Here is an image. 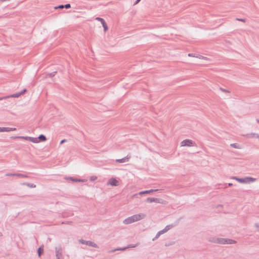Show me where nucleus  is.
Returning a JSON list of instances; mask_svg holds the SVG:
<instances>
[{
	"label": "nucleus",
	"instance_id": "nucleus-28",
	"mask_svg": "<svg viewBox=\"0 0 259 259\" xmlns=\"http://www.w3.org/2000/svg\"><path fill=\"white\" fill-rule=\"evenodd\" d=\"M102 26H103V27L104 28V31H106L108 30V26H107L106 23H103V25Z\"/></svg>",
	"mask_w": 259,
	"mask_h": 259
},
{
	"label": "nucleus",
	"instance_id": "nucleus-23",
	"mask_svg": "<svg viewBox=\"0 0 259 259\" xmlns=\"http://www.w3.org/2000/svg\"><path fill=\"white\" fill-rule=\"evenodd\" d=\"M96 20L101 22V24H102V25H103V23H106V22L105 21V20L102 18L97 17V18H96Z\"/></svg>",
	"mask_w": 259,
	"mask_h": 259
},
{
	"label": "nucleus",
	"instance_id": "nucleus-8",
	"mask_svg": "<svg viewBox=\"0 0 259 259\" xmlns=\"http://www.w3.org/2000/svg\"><path fill=\"white\" fill-rule=\"evenodd\" d=\"M107 184L112 186H116L118 184V182L115 178H111L109 180Z\"/></svg>",
	"mask_w": 259,
	"mask_h": 259
},
{
	"label": "nucleus",
	"instance_id": "nucleus-24",
	"mask_svg": "<svg viewBox=\"0 0 259 259\" xmlns=\"http://www.w3.org/2000/svg\"><path fill=\"white\" fill-rule=\"evenodd\" d=\"M230 146L233 147V148H236V149H239L240 148L239 145L238 144H236V143L231 144L230 145Z\"/></svg>",
	"mask_w": 259,
	"mask_h": 259
},
{
	"label": "nucleus",
	"instance_id": "nucleus-32",
	"mask_svg": "<svg viewBox=\"0 0 259 259\" xmlns=\"http://www.w3.org/2000/svg\"><path fill=\"white\" fill-rule=\"evenodd\" d=\"M16 175H17V173H7L6 174V176H16Z\"/></svg>",
	"mask_w": 259,
	"mask_h": 259
},
{
	"label": "nucleus",
	"instance_id": "nucleus-41",
	"mask_svg": "<svg viewBox=\"0 0 259 259\" xmlns=\"http://www.w3.org/2000/svg\"><path fill=\"white\" fill-rule=\"evenodd\" d=\"M254 226H255L256 228H259V223H256V224H255Z\"/></svg>",
	"mask_w": 259,
	"mask_h": 259
},
{
	"label": "nucleus",
	"instance_id": "nucleus-38",
	"mask_svg": "<svg viewBox=\"0 0 259 259\" xmlns=\"http://www.w3.org/2000/svg\"><path fill=\"white\" fill-rule=\"evenodd\" d=\"M71 223H72V222L66 221V222H62V224H70Z\"/></svg>",
	"mask_w": 259,
	"mask_h": 259
},
{
	"label": "nucleus",
	"instance_id": "nucleus-19",
	"mask_svg": "<svg viewBox=\"0 0 259 259\" xmlns=\"http://www.w3.org/2000/svg\"><path fill=\"white\" fill-rule=\"evenodd\" d=\"M29 141L34 143H38V140H37V138H33V137H29Z\"/></svg>",
	"mask_w": 259,
	"mask_h": 259
},
{
	"label": "nucleus",
	"instance_id": "nucleus-5",
	"mask_svg": "<svg viewBox=\"0 0 259 259\" xmlns=\"http://www.w3.org/2000/svg\"><path fill=\"white\" fill-rule=\"evenodd\" d=\"M55 253L57 259H63L62 247L61 246L55 247Z\"/></svg>",
	"mask_w": 259,
	"mask_h": 259
},
{
	"label": "nucleus",
	"instance_id": "nucleus-3",
	"mask_svg": "<svg viewBox=\"0 0 259 259\" xmlns=\"http://www.w3.org/2000/svg\"><path fill=\"white\" fill-rule=\"evenodd\" d=\"M181 146L191 147V146H196V144L194 142H193L191 140L186 139V140H183L182 142H181Z\"/></svg>",
	"mask_w": 259,
	"mask_h": 259
},
{
	"label": "nucleus",
	"instance_id": "nucleus-35",
	"mask_svg": "<svg viewBox=\"0 0 259 259\" xmlns=\"http://www.w3.org/2000/svg\"><path fill=\"white\" fill-rule=\"evenodd\" d=\"M236 20L237 21H241V22H245L246 21L245 19H242V18H236Z\"/></svg>",
	"mask_w": 259,
	"mask_h": 259
},
{
	"label": "nucleus",
	"instance_id": "nucleus-34",
	"mask_svg": "<svg viewBox=\"0 0 259 259\" xmlns=\"http://www.w3.org/2000/svg\"><path fill=\"white\" fill-rule=\"evenodd\" d=\"M64 7L66 9H69V8H70L71 7V5H70V4H67L66 5H64Z\"/></svg>",
	"mask_w": 259,
	"mask_h": 259
},
{
	"label": "nucleus",
	"instance_id": "nucleus-22",
	"mask_svg": "<svg viewBox=\"0 0 259 259\" xmlns=\"http://www.w3.org/2000/svg\"><path fill=\"white\" fill-rule=\"evenodd\" d=\"M44 252V249L40 247H39L38 249H37V253H38V256H40Z\"/></svg>",
	"mask_w": 259,
	"mask_h": 259
},
{
	"label": "nucleus",
	"instance_id": "nucleus-11",
	"mask_svg": "<svg viewBox=\"0 0 259 259\" xmlns=\"http://www.w3.org/2000/svg\"><path fill=\"white\" fill-rule=\"evenodd\" d=\"M138 243L136 244H129L127 247H124V248H119L115 249V250H124L126 248L136 247V246H138Z\"/></svg>",
	"mask_w": 259,
	"mask_h": 259
},
{
	"label": "nucleus",
	"instance_id": "nucleus-42",
	"mask_svg": "<svg viewBox=\"0 0 259 259\" xmlns=\"http://www.w3.org/2000/svg\"><path fill=\"white\" fill-rule=\"evenodd\" d=\"M141 0H137L135 3L134 5L138 4Z\"/></svg>",
	"mask_w": 259,
	"mask_h": 259
},
{
	"label": "nucleus",
	"instance_id": "nucleus-9",
	"mask_svg": "<svg viewBox=\"0 0 259 259\" xmlns=\"http://www.w3.org/2000/svg\"><path fill=\"white\" fill-rule=\"evenodd\" d=\"M223 242V244H236L237 241L231 239L224 238Z\"/></svg>",
	"mask_w": 259,
	"mask_h": 259
},
{
	"label": "nucleus",
	"instance_id": "nucleus-13",
	"mask_svg": "<svg viewBox=\"0 0 259 259\" xmlns=\"http://www.w3.org/2000/svg\"><path fill=\"white\" fill-rule=\"evenodd\" d=\"M158 191V189H155V190L151 189V190H146V191L140 192L139 194L140 195H143V194H149V193H152L153 192H156V191Z\"/></svg>",
	"mask_w": 259,
	"mask_h": 259
},
{
	"label": "nucleus",
	"instance_id": "nucleus-4",
	"mask_svg": "<svg viewBox=\"0 0 259 259\" xmlns=\"http://www.w3.org/2000/svg\"><path fill=\"white\" fill-rule=\"evenodd\" d=\"M79 241L80 243H81L82 244H85L87 245L92 246L93 247H95V248L99 247L97 244H96L95 243H94V242L91 241H86L83 239H80V240H79Z\"/></svg>",
	"mask_w": 259,
	"mask_h": 259
},
{
	"label": "nucleus",
	"instance_id": "nucleus-40",
	"mask_svg": "<svg viewBox=\"0 0 259 259\" xmlns=\"http://www.w3.org/2000/svg\"><path fill=\"white\" fill-rule=\"evenodd\" d=\"M19 137H20V136H13V137H11V138L14 139H19Z\"/></svg>",
	"mask_w": 259,
	"mask_h": 259
},
{
	"label": "nucleus",
	"instance_id": "nucleus-26",
	"mask_svg": "<svg viewBox=\"0 0 259 259\" xmlns=\"http://www.w3.org/2000/svg\"><path fill=\"white\" fill-rule=\"evenodd\" d=\"M188 56L189 57H198L199 58H205V57H203L202 56H200L199 57L196 56L194 54H189Z\"/></svg>",
	"mask_w": 259,
	"mask_h": 259
},
{
	"label": "nucleus",
	"instance_id": "nucleus-1",
	"mask_svg": "<svg viewBox=\"0 0 259 259\" xmlns=\"http://www.w3.org/2000/svg\"><path fill=\"white\" fill-rule=\"evenodd\" d=\"M145 217V215L143 213L137 214L133 215L131 217H130L126 219H125L123 221V223L124 224H130L133 223L134 222L140 221L143 219H144Z\"/></svg>",
	"mask_w": 259,
	"mask_h": 259
},
{
	"label": "nucleus",
	"instance_id": "nucleus-27",
	"mask_svg": "<svg viewBox=\"0 0 259 259\" xmlns=\"http://www.w3.org/2000/svg\"><path fill=\"white\" fill-rule=\"evenodd\" d=\"M223 238H218L217 243L223 244Z\"/></svg>",
	"mask_w": 259,
	"mask_h": 259
},
{
	"label": "nucleus",
	"instance_id": "nucleus-45",
	"mask_svg": "<svg viewBox=\"0 0 259 259\" xmlns=\"http://www.w3.org/2000/svg\"><path fill=\"white\" fill-rule=\"evenodd\" d=\"M2 235V234L1 232H0V236H1Z\"/></svg>",
	"mask_w": 259,
	"mask_h": 259
},
{
	"label": "nucleus",
	"instance_id": "nucleus-15",
	"mask_svg": "<svg viewBox=\"0 0 259 259\" xmlns=\"http://www.w3.org/2000/svg\"><path fill=\"white\" fill-rule=\"evenodd\" d=\"M207 240H208V241H209L210 242L217 243L218 237H209V238H208L207 239Z\"/></svg>",
	"mask_w": 259,
	"mask_h": 259
},
{
	"label": "nucleus",
	"instance_id": "nucleus-20",
	"mask_svg": "<svg viewBox=\"0 0 259 259\" xmlns=\"http://www.w3.org/2000/svg\"><path fill=\"white\" fill-rule=\"evenodd\" d=\"M164 234V233L161 230L156 234L155 237L152 239L153 241H154L155 240L158 239L159 237L161 235Z\"/></svg>",
	"mask_w": 259,
	"mask_h": 259
},
{
	"label": "nucleus",
	"instance_id": "nucleus-30",
	"mask_svg": "<svg viewBox=\"0 0 259 259\" xmlns=\"http://www.w3.org/2000/svg\"><path fill=\"white\" fill-rule=\"evenodd\" d=\"M56 73H57V72H56V71L53 72H52V73H49V74H48V76H49V77H53V76H54L55 75V74H56Z\"/></svg>",
	"mask_w": 259,
	"mask_h": 259
},
{
	"label": "nucleus",
	"instance_id": "nucleus-7",
	"mask_svg": "<svg viewBox=\"0 0 259 259\" xmlns=\"http://www.w3.org/2000/svg\"><path fill=\"white\" fill-rule=\"evenodd\" d=\"M131 156L130 155H127L126 156L121 159H118L116 160L117 163H124L128 162L131 158Z\"/></svg>",
	"mask_w": 259,
	"mask_h": 259
},
{
	"label": "nucleus",
	"instance_id": "nucleus-44",
	"mask_svg": "<svg viewBox=\"0 0 259 259\" xmlns=\"http://www.w3.org/2000/svg\"><path fill=\"white\" fill-rule=\"evenodd\" d=\"M256 122L259 124V119H256Z\"/></svg>",
	"mask_w": 259,
	"mask_h": 259
},
{
	"label": "nucleus",
	"instance_id": "nucleus-6",
	"mask_svg": "<svg viewBox=\"0 0 259 259\" xmlns=\"http://www.w3.org/2000/svg\"><path fill=\"white\" fill-rule=\"evenodd\" d=\"M163 200L160 198L148 197L146 199V201L149 203L156 202L157 203H162Z\"/></svg>",
	"mask_w": 259,
	"mask_h": 259
},
{
	"label": "nucleus",
	"instance_id": "nucleus-17",
	"mask_svg": "<svg viewBox=\"0 0 259 259\" xmlns=\"http://www.w3.org/2000/svg\"><path fill=\"white\" fill-rule=\"evenodd\" d=\"M22 185H26L27 186H28V187H30V188H35L36 187V185L34 184H32V183H23L22 184Z\"/></svg>",
	"mask_w": 259,
	"mask_h": 259
},
{
	"label": "nucleus",
	"instance_id": "nucleus-10",
	"mask_svg": "<svg viewBox=\"0 0 259 259\" xmlns=\"http://www.w3.org/2000/svg\"><path fill=\"white\" fill-rule=\"evenodd\" d=\"M16 130V128H13V127H0V132H11V131H15Z\"/></svg>",
	"mask_w": 259,
	"mask_h": 259
},
{
	"label": "nucleus",
	"instance_id": "nucleus-39",
	"mask_svg": "<svg viewBox=\"0 0 259 259\" xmlns=\"http://www.w3.org/2000/svg\"><path fill=\"white\" fill-rule=\"evenodd\" d=\"M66 141H67V140L66 139H63V140L61 141L60 144H62L66 142Z\"/></svg>",
	"mask_w": 259,
	"mask_h": 259
},
{
	"label": "nucleus",
	"instance_id": "nucleus-36",
	"mask_svg": "<svg viewBox=\"0 0 259 259\" xmlns=\"http://www.w3.org/2000/svg\"><path fill=\"white\" fill-rule=\"evenodd\" d=\"M64 8V5H59V6H58V7H56L55 9H63Z\"/></svg>",
	"mask_w": 259,
	"mask_h": 259
},
{
	"label": "nucleus",
	"instance_id": "nucleus-33",
	"mask_svg": "<svg viewBox=\"0 0 259 259\" xmlns=\"http://www.w3.org/2000/svg\"><path fill=\"white\" fill-rule=\"evenodd\" d=\"M29 137L20 136V137H19V139L29 140Z\"/></svg>",
	"mask_w": 259,
	"mask_h": 259
},
{
	"label": "nucleus",
	"instance_id": "nucleus-21",
	"mask_svg": "<svg viewBox=\"0 0 259 259\" xmlns=\"http://www.w3.org/2000/svg\"><path fill=\"white\" fill-rule=\"evenodd\" d=\"M247 136L249 137H256L257 138H259V134L255 133H251L250 134H247Z\"/></svg>",
	"mask_w": 259,
	"mask_h": 259
},
{
	"label": "nucleus",
	"instance_id": "nucleus-2",
	"mask_svg": "<svg viewBox=\"0 0 259 259\" xmlns=\"http://www.w3.org/2000/svg\"><path fill=\"white\" fill-rule=\"evenodd\" d=\"M233 178L241 183H250L251 182H254L255 180V179L251 177H245L244 178L233 177Z\"/></svg>",
	"mask_w": 259,
	"mask_h": 259
},
{
	"label": "nucleus",
	"instance_id": "nucleus-16",
	"mask_svg": "<svg viewBox=\"0 0 259 259\" xmlns=\"http://www.w3.org/2000/svg\"><path fill=\"white\" fill-rule=\"evenodd\" d=\"M68 179H69V180H71L72 182H84V180L78 179L71 177H69L68 178Z\"/></svg>",
	"mask_w": 259,
	"mask_h": 259
},
{
	"label": "nucleus",
	"instance_id": "nucleus-31",
	"mask_svg": "<svg viewBox=\"0 0 259 259\" xmlns=\"http://www.w3.org/2000/svg\"><path fill=\"white\" fill-rule=\"evenodd\" d=\"M97 179V177L96 176H92L90 177V181L92 182L95 181Z\"/></svg>",
	"mask_w": 259,
	"mask_h": 259
},
{
	"label": "nucleus",
	"instance_id": "nucleus-14",
	"mask_svg": "<svg viewBox=\"0 0 259 259\" xmlns=\"http://www.w3.org/2000/svg\"><path fill=\"white\" fill-rule=\"evenodd\" d=\"M37 140L39 142H45L47 140V138L46 136L42 134L39 135V136L37 138Z\"/></svg>",
	"mask_w": 259,
	"mask_h": 259
},
{
	"label": "nucleus",
	"instance_id": "nucleus-37",
	"mask_svg": "<svg viewBox=\"0 0 259 259\" xmlns=\"http://www.w3.org/2000/svg\"><path fill=\"white\" fill-rule=\"evenodd\" d=\"M27 90L24 89L23 90H22L21 92H20V94L22 95L24 94L25 92H26Z\"/></svg>",
	"mask_w": 259,
	"mask_h": 259
},
{
	"label": "nucleus",
	"instance_id": "nucleus-25",
	"mask_svg": "<svg viewBox=\"0 0 259 259\" xmlns=\"http://www.w3.org/2000/svg\"><path fill=\"white\" fill-rule=\"evenodd\" d=\"M16 176L20 177V178H28V177L26 175H24L22 174H18L17 173V175H16Z\"/></svg>",
	"mask_w": 259,
	"mask_h": 259
},
{
	"label": "nucleus",
	"instance_id": "nucleus-29",
	"mask_svg": "<svg viewBox=\"0 0 259 259\" xmlns=\"http://www.w3.org/2000/svg\"><path fill=\"white\" fill-rule=\"evenodd\" d=\"M220 90L222 92H224V93H230V92L229 90L225 89H223L222 88H220Z\"/></svg>",
	"mask_w": 259,
	"mask_h": 259
},
{
	"label": "nucleus",
	"instance_id": "nucleus-12",
	"mask_svg": "<svg viewBox=\"0 0 259 259\" xmlns=\"http://www.w3.org/2000/svg\"><path fill=\"white\" fill-rule=\"evenodd\" d=\"M174 227H175V225H173V224L168 225H167L166 226H165V227L163 230H162L161 231L164 233H165L166 232H167L168 230H169L170 229Z\"/></svg>",
	"mask_w": 259,
	"mask_h": 259
},
{
	"label": "nucleus",
	"instance_id": "nucleus-43",
	"mask_svg": "<svg viewBox=\"0 0 259 259\" xmlns=\"http://www.w3.org/2000/svg\"><path fill=\"white\" fill-rule=\"evenodd\" d=\"M232 185H233V184H232V183H229V184H228V186H229V187H231V186H232Z\"/></svg>",
	"mask_w": 259,
	"mask_h": 259
},
{
	"label": "nucleus",
	"instance_id": "nucleus-18",
	"mask_svg": "<svg viewBox=\"0 0 259 259\" xmlns=\"http://www.w3.org/2000/svg\"><path fill=\"white\" fill-rule=\"evenodd\" d=\"M21 95L20 94V92H19V93H16V94H14L13 95H11L10 96L6 97L4 98H9V97H11V98H18V97H19Z\"/></svg>",
	"mask_w": 259,
	"mask_h": 259
}]
</instances>
